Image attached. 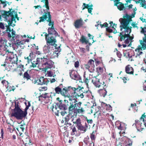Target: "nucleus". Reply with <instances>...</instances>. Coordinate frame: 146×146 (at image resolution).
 <instances>
[{
  "instance_id": "obj_1",
  "label": "nucleus",
  "mask_w": 146,
  "mask_h": 146,
  "mask_svg": "<svg viewBox=\"0 0 146 146\" xmlns=\"http://www.w3.org/2000/svg\"><path fill=\"white\" fill-rule=\"evenodd\" d=\"M75 91L69 98V100L70 101V106L68 108L69 113L72 116L76 115L78 113H82L84 111V108L81 107V102L77 103L78 96Z\"/></svg>"
},
{
  "instance_id": "obj_2",
  "label": "nucleus",
  "mask_w": 146,
  "mask_h": 146,
  "mask_svg": "<svg viewBox=\"0 0 146 146\" xmlns=\"http://www.w3.org/2000/svg\"><path fill=\"white\" fill-rule=\"evenodd\" d=\"M120 21H121L122 23V27H123V31L120 34L118 39L120 41H122L125 40L124 42L125 44L122 45L123 47L125 48L126 46H130L131 45V40L133 39V36H131L129 34L131 32V29L130 28H127V26L128 24V22L124 20L121 19Z\"/></svg>"
},
{
  "instance_id": "obj_3",
  "label": "nucleus",
  "mask_w": 146,
  "mask_h": 146,
  "mask_svg": "<svg viewBox=\"0 0 146 146\" xmlns=\"http://www.w3.org/2000/svg\"><path fill=\"white\" fill-rule=\"evenodd\" d=\"M7 30V34L8 37L9 38H12L11 40L12 44L15 45L17 47L19 46L20 47H21V45L24 44L25 42L22 41V36L19 35L15 34V32L12 29H11L8 26Z\"/></svg>"
},
{
  "instance_id": "obj_4",
  "label": "nucleus",
  "mask_w": 146,
  "mask_h": 146,
  "mask_svg": "<svg viewBox=\"0 0 146 146\" xmlns=\"http://www.w3.org/2000/svg\"><path fill=\"white\" fill-rule=\"evenodd\" d=\"M17 11L16 10H12L11 9L9 12H6L5 13L4 17L7 21L9 27L11 26L14 27L15 25V19L17 18L18 20H19ZM8 26H7V27Z\"/></svg>"
},
{
  "instance_id": "obj_5",
  "label": "nucleus",
  "mask_w": 146,
  "mask_h": 146,
  "mask_svg": "<svg viewBox=\"0 0 146 146\" xmlns=\"http://www.w3.org/2000/svg\"><path fill=\"white\" fill-rule=\"evenodd\" d=\"M48 13H45V14L43 15V16L40 17V20L39 21L40 22L44 21L45 20H46L47 21L49 22L48 25L49 26L52 25L51 28H49L48 29V34H54L55 36H56L58 35V33L54 30V29L53 26L54 24V22L51 21V16L49 12L47 11Z\"/></svg>"
},
{
  "instance_id": "obj_6",
  "label": "nucleus",
  "mask_w": 146,
  "mask_h": 146,
  "mask_svg": "<svg viewBox=\"0 0 146 146\" xmlns=\"http://www.w3.org/2000/svg\"><path fill=\"white\" fill-rule=\"evenodd\" d=\"M26 106V107L24 111L22 110H13L12 112L11 116V117H14L18 120H21L24 117H25L27 113V110L28 109L29 107L30 106V103L29 102L27 103H25Z\"/></svg>"
},
{
  "instance_id": "obj_7",
  "label": "nucleus",
  "mask_w": 146,
  "mask_h": 146,
  "mask_svg": "<svg viewBox=\"0 0 146 146\" xmlns=\"http://www.w3.org/2000/svg\"><path fill=\"white\" fill-rule=\"evenodd\" d=\"M141 33H143L145 36L143 38L142 40H139L140 45H139L137 48L135 49L137 56H139L142 53V50L146 49V28H143L141 27Z\"/></svg>"
},
{
  "instance_id": "obj_8",
  "label": "nucleus",
  "mask_w": 146,
  "mask_h": 146,
  "mask_svg": "<svg viewBox=\"0 0 146 146\" xmlns=\"http://www.w3.org/2000/svg\"><path fill=\"white\" fill-rule=\"evenodd\" d=\"M70 88L74 91H78V88H71L70 87H68V88L64 87L62 89L59 87H57L55 88V90L56 93L58 94H60L62 95L65 96L66 94L69 90L70 89Z\"/></svg>"
},
{
  "instance_id": "obj_9",
  "label": "nucleus",
  "mask_w": 146,
  "mask_h": 146,
  "mask_svg": "<svg viewBox=\"0 0 146 146\" xmlns=\"http://www.w3.org/2000/svg\"><path fill=\"white\" fill-rule=\"evenodd\" d=\"M133 12L132 13L131 15H129L127 14L126 15V16L127 18V19H128V20L126 19H123V18H120L119 19V21L120 22L121 24V25L120 26V30L121 31H122V30L123 29V27H122V23H121V21H120V20L121 19H122L123 20H125L126 21H127L128 22V24H127V28H129L128 26H129V22L130 21H132L131 18L134 17L135 16V15L136 13V11L137 9L135 7H134L133 8ZM131 28V27H130V28Z\"/></svg>"
},
{
  "instance_id": "obj_10",
  "label": "nucleus",
  "mask_w": 146,
  "mask_h": 146,
  "mask_svg": "<svg viewBox=\"0 0 146 146\" xmlns=\"http://www.w3.org/2000/svg\"><path fill=\"white\" fill-rule=\"evenodd\" d=\"M32 54L31 53H30L29 56L27 57H25V59L26 60V61L28 62V64L29 63L30 61H31V62L30 65V66L31 67L34 68L36 67L37 65L38 64L39 62H40V58H37L35 61H32L31 58V55Z\"/></svg>"
},
{
  "instance_id": "obj_11",
  "label": "nucleus",
  "mask_w": 146,
  "mask_h": 146,
  "mask_svg": "<svg viewBox=\"0 0 146 146\" xmlns=\"http://www.w3.org/2000/svg\"><path fill=\"white\" fill-rule=\"evenodd\" d=\"M43 50L46 54H47L46 57H47L48 58H53L54 57L52 55V48L48 44H46L43 47Z\"/></svg>"
},
{
  "instance_id": "obj_12",
  "label": "nucleus",
  "mask_w": 146,
  "mask_h": 146,
  "mask_svg": "<svg viewBox=\"0 0 146 146\" xmlns=\"http://www.w3.org/2000/svg\"><path fill=\"white\" fill-rule=\"evenodd\" d=\"M6 55V57L10 59L12 63H16L18 61V58L17 56H15L12 52L11 51L7 52L3 56Z\"/></svg>"
},
{
  "instance_id": "obj_13",
  "label": "nucleus",
  "mask_w": 146,
  "mask_h": 146,
  "mask_svg": "<svg viewBox=\"0 0 146 146\" xmlns=\"http://www.w3.org/2000/svg\"><path fill=\"white\" fill-rule=\"evenodd\" d=\"M45 34V39L46 41V43L47 44H48L51 45L55 46L56 45L55 43L56 42L55 38L53 37L52 36H50L49 35H47L46 33H43Z\"/></svg>"
},
{
  "instance_id": "obj_14",
  "label": "nucleus",
  "mask_w": 146,
  "mask_h": 146,
  "mask_svg": "<svg viewBox=\"0 0 146 146\" xmlns=\"http://www.w3.org/2000/svg\"><path fill=\"white\" fill-rule=\"evenodd\" d=\"M85 67L90 72H93L95 68L94 61L93 60L90 59L88 63L85 65Z\"/></svg>"
},
{
  "instance_id": "obj_15",
  "label": "nucleus",
  "mask_w": 146,
  "mask_h": 146,
  "mask_svg": "<svg viewBox=\"0 0 146 146\" xmlns=\"http://www.w3.org/2000/svg\"><path fill=\"white\" fill-rule=\"evenodd\" d=\"M67 109V108L66 105L62 103L60 101L56 104V105L55 106V107H53L52 110V111H54L55 110H57V111H59V109L65 110Z\"/></svg>"
},
{
  "instance_id": "obj_16",
  "label": "nucleus",
  "mask_w": 146,
  "mask_h": 146,
  "mask_svg": "<svg viewBox=\"0 0 146 146\" xmlns=\"http://www.w3.org/2000/svg\"><path fill=\"white\" fill-rule=\"evenodd\" d=\"M49 82V81L47 79L44 78V77H42L39 79H35L34 83L35 84H36L37 85H47Z\"/></svg>"
},
{
  "instance_id": "obj_17",
  "label": "nucleus",
  "mask_w": 146,
  "mask_h": 146,
  "mask_svg": "<svg viewBox=\"0 0 146 146\" xmlns=\"http://www.w3.org/2000/svg\"><path fill=\"white\" fill-rule=\"evenodd\" d=\"M2 43L4 45V50L3 53H6L7 52H9V50L11 47L12 45L10 43L8 42L6 39H4L2 40Z\"/></svg>"
},
{
  "instance_id": "obj_18",
  "label": "nucleus",
  "mask_w": 146,
  "mask_h": 146,
  "mask_svg": "<svg viewBox=\"0 0 146 146\" xmlns=\"http://www.w3.org/2000/svg\"><path fill=\"white\" fill-rule=\"evenodd\" d=\"M71 78L76 80H79L81 79V77L77 72L74 70H73L70 73Z\"/></svg>"
},
{
  "instance_id": "obj_19",
  "label": "nucleus",
  "mask_w": 146,
  "mask_h": 146,
  "mask_svg": "<svg viewBox=\"0 0 146 146\" xmlns=\"http://www.w3.org/2000/svg\"><path fill=\"white\" fill-rule=\"evenodd\" d=\"M92 82L96 87L98 88L100 86L101 84L99 81V79L97 77L93 78Z\"/></svg>"
},
{
  "instance_id": "obj_20",
  "label": "nucleus",
  "mask_w": 146,
  "mask_h": 146,
  "mask_svg": "<svg viewBox=\"0 0 146 146\" xmlns=\"http://www.w3.org/2000/svg\"><path fill=\"white\" fill-rule=\"evenodd\" d=\"M88 127V124L85 123L84 125H82V124L80 126L78 127L77 128L78 130L82 131V133H84L86 131Z\"/></svg>"
},
{
  "instance_id": "obj_21",
  "label": "nucleus",
  "mask_w": 146,
  "mask_h": 146,
  "mask_svg": "<svg viewBox=\"0 0 146 146\" xmlns=\"http://www.w3.org/2000/svg\"><path fill=\"white\" fill-rule=\"evenodd\" d=\"M125 71L126 73L129 74H133V69L130 65L127 66L125 68Z\"/></svg>"
},
{
  "instance_id": "obj_22",
  "label": "nucleus",
  "mask_w": 146,
  "mask_h": 146,
  "mask_svg": "<svg viewBox=\"0 0 146 146\" xmlns=\"http://www.w3.org/2000/svg\"><path fill=\"white\" fill-rule=\"evenodd\" d=\"M56 47V46H55ZM58 48H56V47L55 49V50L54 52L52 51V55L54 56V57L53 58H55L56 57H57L58 56V54L60 53V47L59 46L58 47Z\"/></svg>"
},
{
  "instance_id": "obj_23",
  "label": "nucleus",
  "mask_w": 146,
  "mask_h": 146,
  "mask_svg": "<svg viewBox=\"0 0 146 146\" xmlns=\"http://www.w3.org/2000/svg\"><path fill=\"white\" fill-rule=\"evenodd\" d=\"M82 25V20L81 19L76 20L75 22L74 25L76 28L81 27Z\"/></svg>"
},
{
  "instance_id": "obj_24",
  "label": "nucleus",
  "mask_w": 146,
  "mask_h": 146,
  "mask_svg": "<svg viewBox=\"0 0 146 146\" xmlns=\"http://www.w3.org/2000/svg\"><path fill=\"white\" fill-rule=\"evenodd\" d=\"M120 0H119V1L117 2V3H115V1H114L115 3V5L117 6L118 9L120 10H122L123 9L125 10V8L123 5L121 3L119 2Z\"/></svg>"
},
{
  "instance_id": "obj_25",
  "label": "nucleus",
  "mask_w": 146,
  "mask_h": 146,
  "mask_svg": "<svg viewBox=\"0 0 146 146\" xmlns=\"http://www.w3.org/2000/svg\"><path fill=\"white\" fill-rule=\"evenodd\" d=\"M15 108L13 110H21V104L20 102H19L17 100L15 102Z\"/></svg>"
},
{
  "instance_id": "obj_26",
  "label": "nucleus",
  "mask_w": 146,
  "mask_h": 146,
  "mask_svg": "<svg viewBox=\"0 0 146 146\" xmlns=\"http://www.w3.org/2000/svg\"><path fill=\"white\" fill-rule=\"evenodd\" d=\"M51 58H48L47 57H46V56H44L43 58H41V62L42 66L43 67L45 64L47 62V61Z\"/></svg>"
},
{
  "instance_id": "obj_27",
  "label": "nucleus",
  "mask_w": 146,
  "mask_h": 146,
  "mask_svg": "<svg viewBox=\"0 0 146 146\" xmlns=\"http://www.w3.org/2000/svg\"><path fill=\"white\" fill-rule=\"evenodd\" d=\"M54 63L50 60H49L43 67L46 69L51 68L53 66Z\"/></svg>"
},
{
  "instance_id": "obj_28",
  "label": "nucleus",
  "mask_w": 146,
  "mask_h": 146,
  "mask_svg": "<svg viewBox=\"0 0 146 146\" xmlns=\"http://www.w3.org/2000/svg\"><path fill=\"white\" fill-rule=\"evenodd\" d=\"M98 92L101 96H102L104 97L107 94V91L104 88L100 89L98 90Z\"/></svg>"
},
{
  "instance_id": "obj_29",
  "label": "nucleus",
  "mask_w": 146,
  "mask_h": 146,
  "mask_svg": "<svg viewBox=\"0 0 146 146\" xmlns=\"http://www.w3.org/2000/svg\"><path fill=\"white\" fill-rule=\"evenodd\" d=\"M73 117L72 115H71L69 113V114H68L66 117H64V120H63L62 121H65V123L66 124H69V120L70 119V118L71 117Z\"/></svg>"
},
{
  "instance_id": "obj_30",
  "label": "nucleus",
  "mask_w": 146,
  "mask_h": 146,
  "mask_svg": "<svg viewBox=\"0 0 146 146\" xmlns=\"http://www.w3.org/2000/svg\"><path fill=\"white\" fill-rule=\"evenodd\" d=\"M51 96V94L49 93H45L44 94H42L39 96V100L40 101V98H50Z\"/></svg>"
},
{
  "instance_id": "obj_31",
  "label": "nucleus",
  "mask_w": 146,
  "mask_h": 146,
  "mask_svg": "<svg viewBox=\"0 0 146 146\" xmlns=\"http://www.w3.org/2000/svg\"><path fill=\"white\" fill-rule=\"evenodd\" d=\"M125 146H132V141L129 138H127L125 141Z\"/></svg>"
},
{
  "instance_id": "obj_32",
  "label": "nucleus",
  "mask_w": 146,
  "mask_h": 146,
  "mask_svg": "<svg viewBox=\"0 0 146 146\" xmlns=\"http://www.w3.org/2000/svg\"><path fill=\"white\" fill-rule=\"evenodd\" d=\"M73 123L76 124L77 128L82 124L80 118L77 119L75 121H73Z\"/></svg>"
},
{
  "instance_id": "obj_33",
  "label": "nucleus",
  "mask_w": 146,
  "mask_h": 146,
  "mask_svg": "<svg viewBox=\"0 0 146 146\" xmlns=\"http://www.w3.org/2000/svg\"><path fill=\"white\" fill-rule=\"evenodd\" d=\"M110 24V25L109 27L107 28L106 29V31L110 33H112L113 30V29H114V27H112V24H113V22H111Z\"/></svg>"
},
{
  "instance_id": "obj_34",
  "label": "nucleus",
  "mask_w": 146,
  "mask_h": 146,
  "mask_svg": "<svg viewBox=\"0 0 146 146\" xmlns=\"http://www.w3.org/2000/svg\"><path fill=\"white\" fill-rule=\"evenodd\" d=\"M139 1L141 6L145 9H146V0H139Z\"/></svg>"
},
{
  "instance_id": "obj_35",
  "label": "nucleus",
  "mask_w": 146,
  "mask_h": 146,
  "mask_svg": "<svg viewBox=\"0 0 146 146\" xmlns=\"http://www.w3.org/2000/svg\"><path fill=\"white\" fill-rule=\"evenodd\" d=\"M42 1L45 3V5H43L44 7H45L46 8L47 11L49 10V7L48 6V0H42Z\"/></svg>"
},
{
  "instance_id": "obj_36",
  "label": "nucleus",
  "mask_w": 146,
  "mask_h": 146,
  "mask_svg": "<svg viewBox=\"0 0 146 146\" xmlns=\"http://www.w3.org/2000/svg\"><path fill=\"white\" fill-rule=\"evenodd\" d=\"M80 40L83 43H85L87 44L88 42V41L86 40V38L84 36H81Z\"/></svg>"
},
{
  "instance_id": "obj_37",
  "label": "nucleus",
  "mask_w": 146,
  "mask_h": 146,
  "mask_svg": "<svg viewBox=\"0 0 146 146\" xmlns=\"http://www.w3.org/2000/svg\"><path fill=\"white\" fill-rule=\"evenodd\" d=\"M46 75H47V76L50 77L53 76L54 77L55 76H56V75H54L52 72L51 71H47Z\"/></svg>"
},
{
  "instance_id": "obj_38",
  "label": "nucleus",
  "mask_w": 146,
  "mask_h": 146,
  "mask_svg": "<svg viewBox=\"0 0 146 146\" xmlns=\"http://www.w3.org/2000/svg\"><path fill=\"white\" fill-rule=\"evenodd\" d=\"M24 78H26L28 80L30 79V76L27 72H25L24 74Z\"/></svg>"
},
{
  "instance_id": "obj_39",
  "label": "nucleus",
  "mask_w": 146,
  "mask_h": 146,
  "mask_svg": "<svg viewBox=\"0 0 146 146\" xmlns=\"http://www.w3.org/2000/svg\"><path fill=\"white\" fill-rule=\"evenodd\" d=\"M7 88V90L9 92L11 91V90L14 91L15 89V88L14 86H8Z\"/></svg>"
},
{
  "instance_id": "obj_40",
  "label": "nucleus",
  "mask_w": 146,
  "mask_h": 146,
  "mask_svg": "<svg viewBox=\"0 0 146 146\" xmlns=\"http://www.w3.org/2000/svg\"><path fill=\"white\" fill-rule=\"evenodd\" d=\"M104 105L106 106V108L107 109L108 108V110L109 111H111L112 110V107L110 105H107L105 103H103Z\"/></svg>"
},
{
  "instance_id": "obj_41",
  "label": "nucleus",
  "mask_w": 146,
  "mask_h": 146,
  "mask_svg": "<svg viewBox=\"0 0 146 146\" xmlns=\"http://www.w3.org/2000/svg\"><path fill=\"white\" fill-rule=\"evenodd\" d=\"M88 91H86V92H83L82 93L80 94V95H79L78 94H77V95H78V97H80L81 98H82L84 97V96L85 95V94L87 93Z\"/></svg>"
},
{
  "instance_id": "obj_42",
  "label": "nucleus",
  "mask_w": 146,
  "mask_h": 146,
  "mask_svg": "<svg viewBox=\"0 0 146 146\" xmlns=\"http://www.w3.org/2000/svg\"><path fill=\"white\" fill-rule=\"evenodd\" d=\"M97 70L99 73H101L103 71V68L101 67H98L97 68Z\"/></svg>"
},
{
  "instance_id": "obj_43",
  "label": "nucleus",
  "mask_w": 146,
  "mask_h": 146,
  "mask_svg": "<svg viewBox=\"0 0 146 146\" xmlns=\"http://www.w3.org/2000/svg\"><path fill=\"white\" fill-rule=\"evenodd\" d=\"M47 89L46 86L41 87L39 88V90L40 91H45Z\"/></svg>"
},
{
  "instance_id": "obj_44",
  "label": "nucleus",
  "mask_w": 146,
  "mask_h": 146,
  "mask_svg": "<svg viewBox=\"0 0 146 146\" xmlns=\"http://www.w3.org/2000/svg\"><path fill=\"white\" fill-rule=\"evenodd\" d=\"M16 51H17V53L19 56H21L22 54V52L21 49H18L17 48Z\"/></svg>"
},
{
  "instance_id": "obj_45",
  "label": "nucleus",
  "mask_w": 146,
  "mask_h": 146,
  "mask_svg": "<svg viewBox=\"0 0 146 146\" xmlns=\"http://www.w3.org/2000/svg\"><path fill=\"white\" fill-rule=\"evenodd\" d=\"M25 124H21L19 126L20 128L21 129L22 131H23L25 129Z\"/></svg>"
},
{
  "instance_id": "obj_46",
  "label": "nucleus",
  "mask_w": 146,
  "mask_h": 146,
  "mask_svg": "<svg viewBox=\"0 0 146 146\" xmlns=\"http://www.w3.org/2000/svg\"><path fill=\"white\" fill-rule=\"evenodd\" d=\"M93 6V5L92 4H91L90 6V8H88V11L89 13H91L92 11V10L93 9L92 8V7Z\"/></svg>"
},
{
  "instance_id": "obj_47",
  "label": "nucleus",
  "mask_w": 146,
  "mask_h": 146,
  "mask_svg": "<svg viewBox=\"0 0 146 146\" xmlns=\"http://www.w3.org/2000/svg\"><path fill=\"white\" fill-rule=\"evenodd\" d=\"M76 129L75 127H73L72 129V132L71 133L72 135H74L75 134V132H76Z\"/></svg>"
},
{
  "instance_id": "obj_48",
  "label": "nucleus",
  "mask_w": 146,
  "mask_h": 146,
  "mask_svg": "<svg viewBox=\"0 0 146 146\" xmlns=\"http://www.w3.org/2000/svg\"><path fill=\"white\" fill-rule=\"evenodd\" d=\"M131 25L133 28H137V29H138V27L137 26V24L135 22H133L132 23Z\"/></svg>"
},
{
  "instance_id": "obj_49",
  "label": "nucleus",
  "mask_w": 146,
  "mask_h": 146,
  "mask_svg": "<svg viewBox=\"0 0 146 146\" xmlns=\"http://www.w3.org/2000/svg\"><path fill=\"white\" fill-rule=\"evenodd\" d=\"M7 2L6 1H3L1 3L3 5V8H5L7 5L6 3Z\"/></svg>"
},
{
  "instance_id": "obj_50",
  "label": "nucleus",
  "mask_w": 146,
  "mask_h": 146,
  "mask_svg": "<svg viewBox=\"0 0 146 146\" xmlns=\"http://www.w3.org/2000/svg\"><path fill=\"white\" fill-rule=\"evenodd\" d=\"M108 25L107 23H105L103 25H100V26L102 28H103L104 27H106L108 26Z\"/></svg>"
},
{
  "instance_id": "obj_51",
  "label": "nucleus",
  "mask_w": 146,
  "mask_h": 146,
  "mask_svg": "<svg viewBox=\"0 0 146 146\" xmlns=\"http://www.w3.org/2000/svg\"><path fill=\"white\" fill-rule=\"evenodd\" d=\"M80 52L84 54L85 53V49L83 48H80Z\"/></svg>"
},
{
  "instance_id": "obj_52",
  "label": "nucleus",
  "mask_w": 146,
  "mask_h": 146,
  "mask_svg": "<svg viewBox=\"0 0 146 146\" xmlns=\"http://www.w3.org/2000/svg\"><path fill=\"white\" fill-rule=\"evenodd\" d=\"M26 139L27 140H26V141L27 142L28 141H29V142L28 143H28V144L29 145L31 144V140L29 137L26 138Z\"/></svg>"
},
{
  "instance_id": "obj_53",
  "label": "nucleus",
  "mask_w": 146,
  "mask_h": 146,
  "mask_svg": "<svg viewBox=\"0 0 146 146\" xmlns=\"http://www.w3.org/2000/svg\"><path fill=\"white\" fill-rule=\"evenodd\" d=\"M83 5L84 6V7L83 8V9H82L83 10L85 8H88V7H90V6H89V5L88 4H86L85 3H83Z\"/></svg>"
},
{
  "instance_id": "obj_54",
  "label": "nucleus",
  "mask_w": 146,
  "mask_h": 146,
  "mask_svg": "<svg viewBox=\"0 0 146 146\" xmlns=\"http://www.w3.org/2000/svg\"><path fill=\"white\" fill-rule=\"evenodd\" d=\"M133 6V5L132 4H130L128 6H127L126 8V9H132V7Z\"/></svg>"
},
{
  "instance_id": "obj_55",
  "label": "nucleus",
  "mask_w": 146,
  "mask_h": 146,
  "mask_svg": "<svg viewBox=\"0 0 146 146\" xmlns=\"http://www.w3.org/2000/svg\"><path fill=\"white\" fill-rule=\"evenodd\" d=\"M121 123V122L118 121H116L115 123V127L117 128Z\"/></svg>"
},
{
  "instance_id": "obj_56",
  "label": "nucleus",
  "mask_w": 146,
  "mask_h": 146,
  "mask_svg": "<svg viewBox=\"0 0 146 146\" xmlns=\"http://www.w3.org/2000/svg\"><path fill=\"white\" fill-rule=\"evenodd\" d=\"M0 28L2 29H5V26L2 23H0Z\"/></svg>"
},
{
  "instance_id": "obj_57",
  "label": "nucleus",
  "mask_w": 146,
  "mask_h": 146,
  "mask_svg": "<svg viewBox=\"0 0 146 146\" xmlns=\"http://www.w3.org/2000/svg\"><path fill=\"white\" fill-rule=\"evenodd\" d=\"M79 66V62L78 61L74 63V66L76 68H78Z\"/></svg>"
},
{
  "instance_id": "obj_58",
  "label": "nucleus",
  "mask_w": 146,
  "mask_h": 146,
  "mask_svg": "<svg viewBox=\"0 0 146 146\" xmlns=\"http://www.w3.org/2000/svg\"><path fill=\"white\" fill-rule=\"evenodd\" d=\"M117 55L119 58H120L121 57V54L120 52L117 51Z\"/></svg>"
},
{
  "instance_id": "obj_59",
  "label": "nucleus",
  "mask_w": 146,
  "mask_h": 146,
  "mask_svg": "<svg viewBox=\"0 0 146 146\" xmlns=\"http://www.w3.org/2000/svg\"><path fill=\"white\" fill-rule=\"evenodd\" d=\"M90 138L92 140H94L95 139L94 135L92 133L90 135Z\"/></svg>"
},
{
  "instance_id": "obj_60",
  "label": "nucleus",
  "mask_w": 146,
  "mask_h": 146,
  "mask_svg": "<svg viewBox=\"0 0 146 146\" xmlns=\"http://www.w3.org/2000/svg\"><path fill=\"white\" fill-rule=\"evenodd\" d=\"M122 123H121L119 125L118 127H117V128L119 129L120 130L122 128V127L121 126V124H122Z\"/></svg>"
},
{
  "instance_id": "obj_61",
  "label": "nucleus",
  "mask_w": 146,
  "mask_h": 146,
  "mask_svg": "<svg viewBox=\"0 0 146 146\" xmlns=\"http://www.w3.org/2000/svg\"><path fill=\"white\" fill-rule=\"evenodd\" d=\"M61 115L62 116H64L65 115V114L66 113V112L65 110H63L62 111L60 112Z\"/></svg>"
},
{
  "instance_id": "obj_62",
  "label": "nucleus",
  "mask_w": 146,
  "mask_h": 146,
  "mask_svg": "<svg viewBox=\"0 0 146 146\" xmlns=\"http://www.w3.org/2000/svg\"><path fill=\"white\" fill-rule=\"evenodd\" d=\"M87 122L88 123L92 124V123L93 121L92 119L90 120H87Z\"/></svg>"
},
{
  "instance_id": "obj_63",
  "label": "nucleus",
  "mask_w": 146,
  "mask_h": 146,
  "mask_svg": "<svg viewBox=\"0 0 146 146\" xmlns=\"http://www.w3.org/2000/svg\"><path fill=\"white\" fill-rule=\"evenodd\" d=\"M140 20L142 21L143 22H146V19H144L142 17L140 18Z\"/></svg>"
},
{
  "instance_id": "obj_64",
  "label": "nucleus",
  "mask_w": 146,
  "mask_h": 146,
  "mask_svg": "<svg viewBox=\"0 0 146 146\" xmlns=\"http://www.w3.org/2000/svg\"><path fill=\"white\" fill-rule=\"evenodd\" d=\"M84 82L87 85L89 82L87 78H86L84 80Z\"/></svg>"
}]
</instances>
